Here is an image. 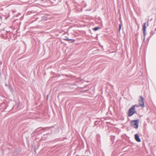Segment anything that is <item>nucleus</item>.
<instances>
[{"label":"nucleus","instance_id":"1","mask_svg":"<svg viewBox=\"0 0 156 156\" xmlns=\"http://www.w3.org/2000/svg\"><path fill=\"white\" fill-rule=\"evenodd\" d=\"M139 106L138 105H133L131 108H130L128 110V116H132L133 115L136 113L135 111V108L138 107Z\"/></svg>","mask_w":156,"mask_h":156},{"label":"nucleus","instance_id":"2","mask_svg":"<svg viewBox=\"0 0 156 156\" xmlns=\"http://www.w3.org/2000/svg\"><path fill=\"white\" fill-rule=\"evenodd\" d=\"M139 122V120H132L131 121L130 123L134 128L137 129L138 127Z\"/></svg>","mask_w":156,"mask_h":156},{"label":"nucleus","instance_id":"3","mask_svg":"<svg viewBox=\"0 0 156 156\" xmlns=\"http://www.w3.org/2000/svg\"><path fill=\"white\" fill-rule=\"evenodd\" d=\"M139 98V99L138 100L139 104L140 106L142 108H143L144 106V99L141 96H140Z\"/></svg>","mask_w":156,"mask_h":156},{"label":"nucleus","instance_id":"4","mask_svg":"<svg viewBox=\"0 0 156 156\" xmlns=\"http://www.w3.org/2000/svg\"><path fill=\"white\" fill-rule=\"evenodd\" d=\"M135 138L137 142H140L141 141V140L139 138V136L138 134H136L135 135Z\"/></svg>","mask_w":156,"mask_h":156},{"label":"nucleus","instance_id":"5","mask_svg":"<svg viewBox=\"0 0 156 156\" xmlns=\"http://www.w3.org/2000/svg\"><path fill=\"white\" fill-rule=\"evenodd\" d=\"M146 23H144L143 26V34L144 36L146 35Z\"/></svg>","mask_w":156,"mask_h":156},{"label":"nucleus","instance_id":"6","mask_svg":"<svg viewBox=\"0 0 156 156\" xmlns=\"http://www.w3.org/2000/svg\"><path fill=\"white\" fill-rule=\"evenodd\" d=\"M99 29V28L98 27H95L93 29V30L94 31H96L98 30Z\"/></svg>","mask_w":156,"mask_h":156},{"label":"nucleus","instance_id":"7","mask_svg":"<svg viewBox=\"0 0 156 156\" xmlns=\"http://www.w3.org/2000/svg\"><path fill=\"white\" fill-rule=\"evenodd\" d=\"M74 40H72V39H69V42H73L74 41Z\"/></svg>","mask_w":156,"mask_h":156},{"label":"nucleus","instance_id":"8","mask_svg":"<svg viewBox=\"0 0 156 156\" xmlns=\"http://www.w3.org/2000/svg\"><path fill=\"white\" fill-rule=\"evenodd\" d=\"M121 29V24H120L119 25V31H120Z\"/></svg>","mask_w":156,"mask_h":156},{"label":"nucleus","instance_id":"9","mask_svg":"<svg viewBox=\"0 0 156 156\" xmlns=\"http://www.w3.org/2000/svg\"><path fill=\"white\" fill-rule=\"evenodd\" d=\"M64 39L65 40H67V41H68V39Z\"/></svg>","mask_w":156,"mask_h":156},{"label":"nucleus","instance_id":"10","mask_svg":"<svg viewBox=\"0 0 156 156\" xmlns=\"http://www.w3.org/2000/svg\"><path fill=\"white\" fill-rule=\"evenodd\" d=\"M48 95H47V99H48Z\"/></svg>","mask_w":156,"mask_h":156}]
</instances>
